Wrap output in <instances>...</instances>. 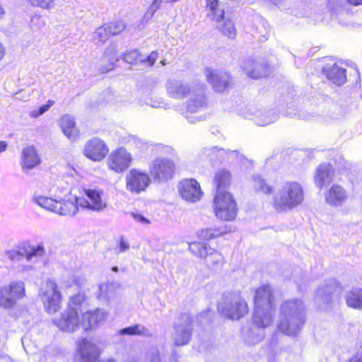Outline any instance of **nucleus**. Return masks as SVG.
I'll list each match as a JSON object with an SVG mask.
<instances>
[{"instance_id": "f257e3e1", "label": "nucleus", "mask_w": 362, "mask_h": 362, "mask_svg": "<svg viewBox=\"0 0 362 362\" xmlns=\"http://www.w3.org/2000/svg\"><path fill=\"white\" fill-rule=\"evenodd\" d=\"M306 310V305L301 299L284 301L280 307L279 330L290 337L297 336L305 324Z\"/></svg>"}, {"instance_id": "864d4df0", "label": "nucleus", "mask_w": 362, "mask_h": 362, "mask_svg": "<svg viewBox=\"0 0 362 362\" xmlns=\"http://www.w3.org/2000/svg\"><path fill=\"white\" fill-rule=\"evenodd\" d=\"M203 151L204 154H205L208 157H211L214 153H216L217 152L221 153L224 151L223 149H218L216 147L205 148Z\"/></svg>"}, {"instance_id": "69168bd1", "label": "nucleus", "mask_w": 362, "mask_h": 362, "mask_svg": "<svg viewBox=\"0 0 362 362\" xmlns=\"http://www.w3.org/2000/svg\"><path fill=\"white\" fill-rule=\"evenodd\" d=\"M275 5L280 4L284 0H271Z\"/></svg>"}, {"instance_id": "774afa93", "label": "nucleus", "mask_w": 362, "mask_h": 362, "mask_svg": "<svg viewBox=\"0 0 362 362\" xmlns=\"http://www.w3.org/2000/svg\"><path fill=\"white\" fill-rule=\"evenodd\" d=\"M161 64V65L164 66L166 64V60L165 59H163L160 61V62Z\"/></svg>"}, {"instance_id": "473e14b6", "label": "nucleus", "mask_w": 362, "mask_h": 362, "mask_svg": "<svg viewBox=\"0 0 362 362\" xmlns=\"http://www.w3.org/2000/svg\"><path fill=\"white\" fill-rule=\"evenodd\" d=\"M75 125L74 118L68 115L63 116L59 120V126L62 132L70 139H75L78 134V131Z\"/></svg>"}, {"instance_id": "a19ab883", "label": "nucleus", "mask_w": 362, "mask_h": 362, "mask_svg": "<svg viewBox=\"0 0 362 362\" xmlns=\"http://www.w3.org/2000/svg\"><path fill=\"white\" fill-rule=\"evenodd\" d=\"M225 233L224 230H221L218 228H205L199 231L198 235L200 238L204 240H210L216 238Z\"/></svg>"}, {"instance_id": "bb28decb", "label": "nucleus", "mask_w": 362, "mask_h": 362, "mask_svg": "<svg viewBox=\"0 0 362 362\" xmlns=\"http://www.w3.org/2000/svg\"><path fill=\"white\" fill-rule=\"evenodd\" d=\"M158 57L156 51H152L147 57H141L138 49H132L124 54V60L129 64H139L143 66H152Z\"/></svg>"}, {"instance_id": "3c124183", "label": "nucleus", "mask_w": 362, "mask_h": 362, "mask_svg": "<svg viewBox=\"0 0 362 362\" xmlns=\"http://www.w3.org/2000/svg\"><path fill=\"white\" fill-rule=\"evenodd\" d=\"M84 300L85 295L83 293H78L71 296L69 301V308L80 305Z\"/></svg>"}, {"instance_id": "4be33fe9", "label": "nucleus", "mask_w": 362, "mask_h": 362, "mask_svg": "<svg viewBox=\"0 0 362 362\" xmlns=\"http://www.w3.org/2000/svg\"><path fill=\"white\" fill-rule=\"evenodd\" d=\"M41 158L36 148L31 145L23 148L21 155V165L23 172H28L39 165Z\"/></svg>"}, {"instance_id": "aec40b11", "label": "nucleus", "mask_w": 362, "mask_h": 362, "mask_svg": "<svg viewBox=\"0 0 362 362\" xmlns=\"http://www.w3.org/2000/svg\"><path fill=\"white\" fill-rule=\"evenodd\" d=\"M341 290L339 283L334 279H329L320 287L315 293V302L320 306L328 305L332 299V295Z\"/></svg>"}, {"instance_id": "2f4dec72", "label": "nucleus", "mask_w": 362, "mask_h": 362, "mask_svg": "<svg viewBox=\"0 0 362 362\" xmlns=\"http://www.w3.org/2000/svg\"><path fill=\"white\" fill-rule=\"evenodd\" d=\"M325 73L329 80L338 86H341L346 81V69L337 64L325 69Z\"/></svg>"}, {"instance_id": "f704fd0d", "label": "nucleus", "mask_w": 362, "mask_h": 362, "mask_svg": "<svg viewBox=\"0 0 362 362\" xmlns=\"http://www.w3.org/2000/svg\"><path fill=\"white\" fill-rule=\"evenodd\" d=\"M346 302L349 307L362 309V288H354L347 292Z\"/></svg>"}, {"instance_id": "e2e57ef3", "label": "nucleus", "mask_w": 362, "mask_h": 362, "mask_svg": "<svg viewBox=\"0 0 362 362\" xmlns=\"http://www.w3.org/2000/svg\"><path fill=\"white\" fill-rule=\"evenodd\" d=\"M163 103L161 102H158V103H150V105L153 107H163Z\"/></svg>"}, {"instance_id": "423d86ee", "label": "nucleus", "mask_w": 362, "mask_h": 362, "mask_svg": "<svg viewBox=\"0 0 362 362\" xmlns=\"http://www.w3.org/2000/svg\"><path fill=\"white\" fill-rule=\"evenodd\" d=\"M39 296L47 313H54L60 308L62 296L54 281L47 279L43 282Z\"/></svg>"}, {"instance_id": "9b49d317", "label": "nucleus", "mask_w": 362, "mask_h": 362, "mask_svg": "<svg viewBox=\"0 0 362 362\" xmlns=\"http://www.w3.org/2000/svg\"><path fill=\"white\" fill-rule=\"evenodd\" d=\"M100 351L98 346L87 339L78 341L75 356L76 362H99Z\"/></svg>"}, {"instance_id": "72a5a7b5", "label": "nucleus", "mask_w": 362, "mask_h": 362, "mask_svg": "<svg viewBox=\"0 0 362 362\" xmlns=\"http://www.w3.org/2000/svg\"><path fill=\"white\" fill-rule=\"evenodd\" d=\"M23 252L25 255L27 261L31 262L35 258H39L45 256L46 251L42 245H30V244H23Z\"/></svg>"}, {"instance_id": "a18cd8bd", "label": "nucleus", "mask_w": 362, "mask_h": 362, "mask_svg": "<svg viewBox=\"0 0 362 362\" xmlns=\"http://www.w3.org/2000/svg\"><path fill=\"white\" fill-rule=\"evenodd\" d=\"M277 117L276 113L272 110L269 111L267 115H262L261 118H259L257 123L259 126H265L273 122Z\"/></svg>"}, {"instance_id": "58836bf2", "label": "nucleus", "mask_w": 362, "mask_h": 362, "mask_svg": "<svg viewBox=\"0 0 362 362\" xmlns=\"http://www.w3.org/2000/svg\"><path fill=\"white\" fill-rule=\"evenodd\" d=\"M254 187L256 191L265 194H271L272 192V187L259 175L254 176Z\"/></svg>"}, {"instance_id": "0e129e2a", "label": "nucleus", "mask_w": 362, "mask_h": 362, "mask_svg": "<svg viewBox=\"0 0 362 362\" xmlns=\"http://www.w3.org/2000/svg\"><path fill=\"white\" fill-rule=\"evenodd\" d=\"M4 8H2L1 5L0 4V18H2V16H4Z\"/></svg>"}, {"instance_id": "603ef678", "label": "nucleus", "mask_w": 362, "mask_h": 362, "mask_svg": "<svg viewBox=\"0 0 362 362\" xmlns=\"http://www.w3.org/2000/svg\"><path fill=\"white\" fill-rule=\"evenodd\" d=\"M129 214L136 221L142 225H148L151 223V221L149 219L137 211L131 212Z\"/></svg>"}, {"instance_id": "f8f14e48", "label": "nucleus", "mask_w": 362, "mask_h": 362, "mask_svg": "<svg viewBox=\"0 0 362 362\" xmlns=\"http://www.w3.org/2000/svg\"><path fill=\"white\" fill-rule=\"evenodd\" d=\"M192 320L188 314H182L179 322L175 325V332L173 334V339L176 346L187 344L192 334Z\"/></svg>"}, {"instance_id": "c03bdc74", "label": "nucleus", "mask_w": 362, "mask_h": 362, "mask_svg": "<svg viewBox=\"0 0 362 362\" xmlns=\"http://www.w3.org/2000/svg\"><path fill=\"white\" fill-rule=\"evenodd\" d=\"M110 35H117L125 29V24L123 21H119L112 23L106 26Z\"/></svg>"}, {"instance_id": "4d7b16f0", "label": "nucleus", "mask_w": 362, "mask_h": 362, "mask_svg": "<svg viewBox=\"0 0 362 362\" xmlns=\"http://www.w3.org/2000/svg\"><path fill=\"white\" fill-rule=\"evenodd\" d=\"M71 281L74 284L76 285L78 287H80L83 285L84 279L82 278L76 277V276H73L71 277Z\"/></svg>"}, {"instance_id": "7ed1b4c3", "label": "nucleus", "mask_w": 362, "mask_h": 362, "mask_svg": "<svg viewBox=\"0 0 362 362\" xmlns=\"http://www.w3.org/2000/svg\"><path fill=\"white\" fill-rule=\"evenodd\" d=\"M274 310V307H255L252 327L245 332V340L248 344H255L263 339L264 329L272 323Z\"/></svg>"}, {"instance_id": "5fc2aeb1", "label": "nucleus", "mask_w": 362, "mask_h": 362, "mask_svg": "<svg viewBox=\"0 0 362 362\" xmlns=\"http://www.w3.org/2000/svg\"><path fill=\"white\" fill-rule=\"evenodd\" d=\"M149 362H160V358L158 350L155 349L151 351Z\"/></svg>"}, {"instance_id": "bf43d9fd", "label": "nucleus", "mask_w": 362, "mask_h": 362, "mask_svg": "<svg viewBox=\"0 0 362 362\" xmlns=\"http://www.w3.org/2000/svg\"><path fill=\"white\" fill-rule=\"evenodd\" d=\"M8 144L6 141H0V153L5 151L7 148Z\"/></svg>"}, {"instance_id": "49530a36", "label": "nucleus", "mask_w": 362, "mask_h": 362, "mask_svg": "<svg viewBox=\"0 0 362 362\" xmlns=\"http://www.w3.org/2000/svg\"><path fill=\"white\" fill-rule=\"evenodd\" d=\"M329 4L333 8L344 6L346 4L357 6L362 4V0H329Z\"/></svg>"}, {"instance_id": "c9c22d12", "label": "nucleus", "mask_w": 362, "mask_h": 362, "mask_svg": "<svg viewBox=\"0 0 362 362\" xmlns=\"http://www.w3.org/2000/svg\"><path fill=\"white\" fill-rule=\"evenodd\" d=\"M119 335H138L143 337H149L151 335L150 330L141 324H136L133 326L124 327L118 332Z\"/></svg>"}, {"instance_id": "de8ad7c7", "label": "nucleus", "mask_w": 362, "mask_h": 362, "mask_svg": "<svg viewBox=\"0 0 362 362\" xmlns=\"http://www.w3.org/2000/svg\"><path fill=\"white\" fill-rule=\"evenodd\" d=\"M54 104V101L49 100L47 104L42 105L37 110H33L30 112V116L33 118H36L46 112L50 107Z\"/></svg>"}, {"instance_id": "a211bd4d", "label": "nucleus", "mask_w": 362, "mask_h": 362, "mask_svg": "<svg viewBox=\"0 0 362 362\" xmlns=\"http://www.w3.org/2000/svg\"><path fill=\"white\" fill-rule=\"evenodd\" d=\"M198 84L184 83L180 81L170 79L166 83V90L168 95L175 99H182L189 95Z\"/></svg>"}, {"instance_id": "a878e982", "label": "nucleus", "mask_w": 362, "mask_h": 362, "mask_svg": "<svg viewBox=\"0 0 362 362\" xmlns=\"http://www.w3.org/2000/svg\"><path fill=\"white\" fill-rule=\"evenodd\" d=\"M246 74L252 78L266 77L272 73L271 67L260 61L248 60L243 66Z\"/></svg>"}, {"instance_id": "7c9ffc66", "label": "nucleus", "mask_w": 362, "mask_h": 362, "mask_svg": "<svg viewBox=\"0 0 362 362\" xmlns=\"http://www.w3.org/2000/svg\"><path fill=\"white\" fill-rule=\"evenodd\" d=\"M232 177L230 173L226 169L218 170L214 176V185L216 188V193L227 192L226 190L231 184Z\"/></svg>"}, {"instance_id": "680f3d73", "label": "nucleus", "mask_w": 362, "mask_h": 362, "mask_svg": "<svg viewBox=\"0 0 362 362\" xmlns=\"http://www.w3.org/2000/svg\"><path fill=\"white\" fill-rule=\"evenodd\" d=\"M187 119L189 120V122L191 123H195L196 122H198V121H202L204 119V117H196L194 118H193L192 119H191L190 117H187Z\"/></svg>"}, {"instance_id": "9d476101", "label": "nucleus", "mask_w": 362, "mask_h": 362, "mask_svg": "<svg viewBox=\"0 0 362 362\" xmlns=\"http://www.w3.org/2000/svg\"><path fill=\"white\" fill-rule=\"evenodd\" d=\"M127 189L139 194L146 190L151 183L149 175L136 169L130 170L125 177Z\"/></svg>"}, {"instance_id": "13d9d810", "label": "nucleus", "mask_w": 362, "mask_h": 362, "mask_svg": "<svg viewBox=\"0 0 362 362\" xmlns=\"http://www.w3.org/2000/svg\"><path fill=\"white\" fill-rule=\"evenodd\" d=\"M129 245L127 243H126L123 240H122L120 241L119 247V252H123L126 251L127 250L129 249Z\"/></svg>"}, {"instance_id": "2eb2a0df", "label": "nucleus", "mask_w": 362, "mask_h": 362, "mask_svg": "<svg viewBox=\"0 0 362 362\" xmlns=\"http://www.w3.org/2000/svg\"><path fill=\"white\" fill-rule=\"evenodd\" d=\"M208 100L205 95L204 87L199 84L189 95V98L186 102L187 112L195 113L204 110L208 106Z\"/></svg>"}, {"instance_id": "cd10ccee", "label": "nucleus", "mask_w": 362, "mask_h": 362, "mask_svg": "<svg viewBox=\"0 0 362 362\" xmlns=\"http://www.w3.org/2000/svg\"><path fill=\"white\" fill-rule=\"evenodd\" d=\"M334 169L329 163L320 164L315 170L314 180L316 187L322 189L325 185L333 180Z\"/></svg>"}, {"instance_id": "c756f323", "label": "nucleus", "mask_w": 362, "mask_h": 362, "mask_svg": "<svg viewBox=\"0 0 362 362\" xmlns=\"http://www.w3.org/2000/svg\"><path fill=\"white\" fill-rule=\"evenodd\" d=\"M102 60L103 64L100 68L102 73L110 71L114 69L116 62L119 61L115 45H112L106 48Z\"/></svg>"}, {"instance_id": "4c0bfd02", "label": "nucleus", "mask_w": 362, "mask_h": 362, "mask_svg": "<svg viewBox=\"0 0 362 362\" xmlns=\"http://www.w3.org/2000/svg\"><path fill=\"white\" fill-rule=\"evenodd\" d=\"M219 30L225 36L230 39H234L236 37V28L233 22L230 19L225 20L219 25Z\"/></svg>"}, {"instance_id": "09e8293b", "label": "nucleus", "mask_w": 362, "mask_h": 362, "mask_svg": "<svg viewBox=\"0 0 362 362\" xmlns=\"http://www.w3.org/2000/svg\"><path fill=\"white\" fill-rule=\"evenodd\" d=\"M32 5L45 9H50L54 6V0H27Z\"/></svg>"}, {"instance_id": "c85d7f7f", "label": "nucleus", "mask_w": 362, "mask_h": 362, "mask_svg": "<svg viewBox=\"0 0 362 362\" xmlns=\"http://www.w3.org/2000/svg\"><path fill=\"white\" fill-rule=\"evenodd\" d=\"M273 293L269 285H263L255 291L254 297L255 307L274 308Z\"/></svg>"}, {"instance_id": "5701e85b", "label": "nucleus", "mask_w": 362, "mask_h": 362, "mask_svg": "<svg viewBox=\"0 0 362 362\" xmlns=\"http://www.w3.org/2000/svg\"><path fill=\"white\" fill-rule=\"evenodd\" d=\"M57 326L65 332H74L81 325L76 308H69L55 321Z\"/></svg>"}, {"instance_id": "37998d69", "label": "nucleus", "mask_w": 362, "mask_h": 362, "mask_svg": "<svg viewBox=\"0 0 362 362\" xmlns=\"http://www.w3.org/2000/svg\"><path fill=\"white\" fill-rule=\"evenodd\" d=\"M6 257L12 261H20L25 255L23 252V245H21L18 249H13L6 252Z\"/></svg>"}, {"instance_id": "6ab92c4d", "label": "nucleus", "mask_w": 362, "mask_h": 362, "mask_svg": "<svg viewBox=\"0 0 362 362\" xmlns=\"http://www.w3.org/2000/svg\"><path fill=\"white\" fill-rule=\"evenodd\" d=\"M205 75L214 89L217 92L224 91L232 83V78L227 72L206 68Z\"/></svg>"}, {"instance_id": "6e6552de", "label": "nucleus", "mask_w": 362, "mask_h": 362, "mask_svg": "<svg viewBox=\"0 0 362 362\" xmlns=\"http://www.w3.org/2000/svg\"><path fill=\"white\" fill-rule=\"evenodd\" d=\"M24 296L25 284L21 281H13L8 286L0 287V307L11 309Z\"/></svg>"}, {"instance_id": "0eeeda50", "label": "nucleus", "mask_w": 362, "mask_h": 362, "mask_svg": "<svg viewBox=\"0 0 362 362\" xmlns=\"http://www.w3.org/2000/svg\"><path fill=\"white\" fill-rule=\"evenodd\" d=\"M189 250L196 257L204 259L206 264L212 269H216L223 265V257L215 249L205 243L194 242L189 244Z\"/></svg>"}, {"instance_id": "20e7f679", "label": "nucleus", "mask_w": 362, "mask_h": 362, "mask_svg": "<svg viewBox=\"0 0 362 362\" xmlns=\"http://www.w3.org/2000/svg\"><path fill=\"white\" fill-rule=\"evenodd\" d=\"M218 309L231 320H239L248 312L247 304L239 293L224 295L218 304Z\"/></svg>"}, {"instance_id": "ea45409f", "label": "nucleus", "mask_w": 362, "mask_h": 362, "mask_svg": "<svg viewBox=\"0 0 362 362\" xmlns=\"http://www.w3.org/2000/svg\"><path fill=\"white\" fill-rule=\"evenodd\" d=\"M206 7L213 11L217 21L223 19V9L218 0H206Z\"/></svg>"}, {"instance_id": "1a4fd4ad", "label": "nucleus", "mask_w": 362, "mask_h": 362, "mask_svg": "<svg viewBox=\"0 0 362 362\" xmlns=\"http://www.w3.org/2000/svg\"><path fill=\"white\" fill-rule=\"evenodd\" d=\"M175 172V163L166 158H155L149 165V173L155 180L166 182L173 178Z\"/></svg>"}, {"instance_id": "f3484780", "label": "nucleus", "mask_w": 362, "mask_h": 362, "mask_svg": "<svg viewBox=\"0 0 362 362\" xmlns=\"http://www.w3.org/2000/svg\"><path fill=\"white\" fill-rule=\"evenodd\" d=\"M85 194L88 199L79 197L78 204L81 205V209L101 211L106 208V202L101 197L102 192L95 189H86Z\"/></svg>"}, {"instance_id": "79ce46f5", "label": "nucleus", "mask_w": 362, "mask_h": 362, "mask_svg": "<svg viewBox=\"0 0 362 362\" xmlns=\"http://www.w3.org/2000/svg\"><path fill=\"white\" fill-rule=\"evenodd\" d=\"M110 35L106 26H101L97 28L94 33L93 40L96 44L103 45Z\"/></svg>"}, {"instance_id": "e433bc0d", "label": "nucleus", "mask_w": 362, "mask_h": 362, "mask_svg": "<svg viewBox=\"0 0 362 362\" xmlns=\"http://www.w3.org/2000/svg\"><path fill=\"white\" fill-rule=\"evenodd\" d=\"M33 200L38 206L48 211L54 212V210L56 209L57 203V199L42 195L35 194Z\"/></svg>"}, {"instance_id": "338daca9", "label": "nucleus", "mask_w": 362, "mask_h": 362, "mask_svg": "<svg viewBox=\"0 0 362 362\" xmlns=\"http://www.w3.org/2000/svg\"><path fill=\"white\" fill-rule=\"evenodd\" d=\"M112 270L113 272H118V270H119V269H118V267H113L112 268Z\"/></svg>"}, {"instance_id": "39448f33", "label": "nucleus", "mask_w": 362, "mask_h": 362, "mask_svg": "<svg viewBox=\"0 0 362 362\" xmlns=\"http://www.w3.org/2000/svg\"><path fill=\"white\" fill-rule=\"evenodd\" d=\"M214 207L216 217L221 220L231 221L236 216V202L228 192L216 193Z\"/></svg>"}, {"instance_id": "b1692460", "label": "nucleus", "mask_w": 362, "mask_h": 362, "mask_svg": "<svg viewBox=\"0 0 362 362\" xmlns=\"http://www.w3.org/2000/svg\"><path fill=\"white\" fill-rule=\"evenodd\" d=\"M347 199V192L342 186L337 184L332 185L325 194V202L333 207L341 206Z\"/></svg>"}, {"instance_id": "ddd939ff", "label": "nucleus", "mask_w": 362, "mask_h": 362, "mask_svg": "<svg viewBox=\"0 0 362 362\" xmlns=\"http://www.w3.org/2000/svg\"><path fill=\"white\" fill-rule=\"evenodd\" d=\"M132 160V155L126 148L120 147L110 153L107 164L109 169L115 173H122L129 168Z\"/></svg>"}, {"instance_id": "393cba45", "label": "nucleus", "mask_w": 362, "mask_h": 362, "mask_svg": "<svg viewBox=\"0 0 362 362\" xmlns=\"http://www.w3.org/2000/svg\"><path fill=\"white\" fill-rule=\"evenodd\" d=\"M78 200L79 197L72 195L66 197L64 199H57V203L54 213L62 216L75 215L81 208Z\"/></svg>"}, {"instance_id": "052dcab7", "label": "nucleus", "mask_w": 362, "mask_h": 362, "mask_svg": "<svg viewBox=\"0 0 362 362\" xmlns=\"http://www.w3.org/2000/svg\"><path fill=\"white\" fill-rule=\"evenodd\" d=\"M6 53L4 46L0 42V61L4 58Z\"/></svg>"}, {"instance_id": "f03ea898", "label": "nucleus", "mask_w": 362, "mask_h": 362, "mask_svg": "<svg viewBox=\"0 0 362 362\" xmlns=\"http://www.w3.org/2000/svg\"><path fill=\"white\" fill-rule=\"evenodd\" d=\"M304 199L302 186L296 182H286L274 197V206L279 211H290Z\"/></svg>"}, {"instance_id": "dca6fc26", "label": "nucleus", "mask_w": 362, "mask_h": 362, "mask_svg": "<svg viewBox=\"0 0 362 362\" xmlns=\"http://www.w3.org/2000/svg\"><path fill=\"white\" fill-rule=\"evenodd\" d=\"M109 148L105 143L98 139L93 138L89 140L84 146V155L94 161L103 160L107 154Z\"/></svg>"}, {"instance_id": "412c9836", "label": "nucleus", "mask_w": 362, "mask_h": 362, "mask_svg": "<svg viewBox=\"0 0 362 362\" xmlns=\"http://www.w3.org/2000/svg\"><path fill=\"white\" fill-rule=\"evenodd\" d=\"M107 315V312L102 308L88 311L82 315L81 325L84 331L88 332L102 325L106 320Z\"/></svg>"}, {"instance_id": "8fccbe9b", "label": "nucleus", "mask_w": 362, "mask_h": 362, "mask_svg": "<svg viewBox=\"0 0 362 362\" xmlns=\"http://www.w3.org/2000/svg\"><path fill=\"white\" fill-rule=\"evenodd\" d=\"M30 28L33 30L37 31L45 25L44 19L40 16H34L30 21Z\"/></svg>"}, {"instance_id": "6e6d98bb", "label": "nucleus", "mask_w": 362, "mask_h": 362, "mask_svg": "<svg viewBox=\"0 0 362 362\" xmlns=\"http://www.w3.org/2000/svg\"><path fill=\"white\" fill-rule=\"evenodd\" d=\"M349 362H362V348L358 350L356 354L350 358Z\"/></svg>"}, {"instance_id": "4468645a", "label": "nucleus", "mask_w": 362, "mask_h": 362, "mask_svg": "<svg viewBox=\"0 0 362 362\" xmlns=\"http://www.w3.org/2000/svg\"><path fill=\"white\" fill-rule=\"evenodd\" d=\"M178 188L182 198L189 202H196L200 200L203 195L199 182L194 179L180 181Z\"/></svg>"}]
</instances>
